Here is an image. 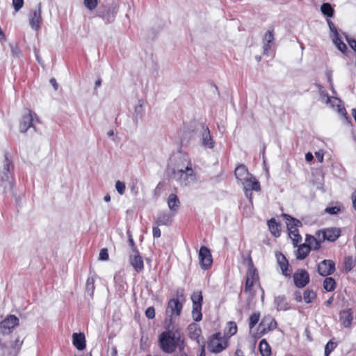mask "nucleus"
<instances>
[{
  "label": "nucleus",
  "mask_w": 356,
  "mask_h": 356,
  "mask_svg": "<svg viewBox=\"0 0 356 356\" xmlns=\"http://www.w3.org/2000/svg\"><path fill=\"white\" fill-rule=\"evenodd\" d=\"M19 318L13 314L8 315L0 323V330L3 334H8L19 325Z\"/></svg>",
  "instance_id": "10"
},
{
  "label": "nucleus",
  "mask_w": 356,
  "mask_h": 356,
  "mask_svg": "<svg viewBox=\"0 0 356 356\" xmlns=\"http://www.w3.org/2000/svg\"><path fill=\"white\" fill-rule=\"evenodd\" d=\"M161 349L167 353H171L177 348L180 350L184 346V339L179 330H169L162 332L159 336Z\"/></svg>",
  "instance_id": "1"
},
{
  "label": "nucleus",
  "mask_w": 356,
  "mask_h": 356,
  "mask_svg": "<svg viewBox=\"0 0 356 356\" xmlns=\"http://www.w3.org/2000/svg\"><path fill=\"white\" fill-rule=\"evenodd\" d=\"M86 293L92 297L93 296L94 290H95V277L94 276H90L87 279L86 281Z\"/></svg>",
  "instance_id": "35"
},
{
  "label": "nucleus",
  "mask_w": 356,
  "mask_h": 356,
  "mask_svg": "<svg viewBox=\"0 0 356 356\" xmlns=\"http://www.w3.org/2000/svg\"><path fill=\"white\" fill-rule=\"evenodd\" d=\"M241 184L243 186V190L245 192V196L249 199L250 202L252 201V191H259L261 190V186L259 182L257 179L251 175L250 177L244 180Z\"/></svg>",
  "instance_id": "9"
},
{
  "label": "nucleus",
  "mask_w": 356,
  "mask_h": 356,
  "mask_svg": "<svg viewBox=\"0 0 356 356\" xmlns=\"http://www.w3.org/2000/svg\"><path fill=\"white\" fill-rule=\"evenodd\" d=\"M332 40L339 51H341L343 53L346 51V50L347 49V47L346 44L341 41L339 35L333 36Z\"/></svg>",
  "instance_id": "38"
},
{
  "label": "nucleus",
  "mask_w": 356,
  "mask_h": 356,
  "mask_svg": "<svg viewBox=\"0 0 356 356\" xmlns=\"http://www.w3.org/2000/svg\"><path fill=\"white\" fill-rule=\"evenodd\" d=\"M352 199H353V204L354 209L356 211V191L353 193Z\"/></svg>",
  "instance_id": "62"
},
{
  "label": "nucleus",
  "mask_w": 356,
  "mask_h": 356,
  "mask_svg": "<svg viewBox=\"0 0 356 356\" xmlns=\"http://www.w3.org/2000/svg\"><path fill=\"white\" fill-rule=\"evenodd\" d=\"M316 297V293L312 291V290H306L305 292H304V296H303V298H304V300L307 302V303H310L313 301V300H314Z\"/></svg>",
  "instance_id": "39"
},
{
  "label": "nucleus",
  "mask_w": 356,
  "mask_h": 356,
  "mask_svg": "<svg viewBox=\"0 0 356 356\" xmlns=\"http://www.w3.org/2000/svg\"><path fill=\"white\" fill-rule=\"evenodd\" d=\"M237 332V325L235 322L229 321L227 323L225 334L228 337L234 335Z\"/></svg>",
  "instance_id": "32"
},
{
  "label": "nucleus",
  "mask_w": 356,
  "mask_h": 356,
  "mask_svg": "<svg viewBox=\"0 0 356 356\" xmlns=\"http://www.w3.org/2000/svg\"><path fill=\"white\" fill-rule=\"evenodd\" d=\"M29 19L31 27L35 31H38L42 22L40 3L38 5L37 8L31 10Z\"/></svg>",
  "instance_id": "12"
},
{
  "label": "nucleus",
  "mask_w": 356,
  "mask_h": 356,
  "mask_svg": "<svg viewBox=\"0 0 356 356\" xmlns=\"http://www.w3.org/2000/svg\"><path fill=\"white\" fill-rule=\"evenodd\" d=\"M339 210V208L337 207H327L325 209V211L330 214H337Z\"/></svg>",
  "instance_id": "54"
},
{
  "label": "nucleus",
  "mask_w": 356,
  "mask_h": 356,
  "mask_svg": "<svg viewBox=\"0 0 356 356\" xmlns=\"http://www.w3.org/2000/svg\"><path fill=\"white\" fill-rule=\"evenodd\" d=\"M191 300L193 302V307H202L203 298L200 291L194 292L191 296Z\"/></svg>",
  "instance_id": "36"
},
{
  "label": "nucleus",
  "mask_w": 356,
  "mask_h": 356,
  "mask_svg": "<svg viewBox=\"0 0 356 356\" xmlns=\"http://www.w3.org/2000/svg\"><path fill=\"white\" fill-rule=\"evenodd\" d=\"M201 310L202 307H193L192 316L195 321H200L202 320V314Z\"/></svg>",
  "instance_id": "40"
},
{
  "label": "nucleus",
  "mask_w": 356,
  "mask_h": 356,
  "mask_svg": "<svg viewBox=\"0 0 356 356\" xmlns=\"http://www.w3.org/2000/svg\"><path fill=\"white\" fill-rule=\"evenodd\" d=\"M335 270V264L332 260H323L318 266V272L322 276L332 274Z\"/></svg>",
  "instance_id": "17"
},
{
  "label": "nucleus",
  "mask_w": 356,
  "mask_h": 356,
  "mask_svg": "<svg viewBox=\"0 0 356 356\" xmlns=\"http://www.w3.org/2000/svg\"><path fill=\"white\" fill-rule=\"evenodd\" d=\"M227 346V339L221 335L220 333L213 334L208 342L209 351L218 353L225 350Z\"/></svg>",
  "instance_id": "6"
},
{
  "label": "nucleus",
  "mask_w": 356,
  "mask_h": 356,
  "mask_svg": "<svg viewBox=\"0 0 356 356\" xmlns=\"http://www.w3.org/2000/svg\"><path fill=\"white\" fill-rule=\"evenodd\" d=\"M187 332L190 339L195 340L199 346L205 344V340L202 336V330L197 324L191 323L188 326Z\"/></svg>",
  "instance_id": "11"
},
{
  "label": "nucleus",
  "mask_w": 356,
  "mask_h": 356,
  "mask_svg": "<svg viewBox=\"0 0 356 356\" xmlns=\"http://www.w3.org/2000/svg\"><path fill=\"white\" fill-rule=\"evenodd\" d=\"M321 11L328 17H332L334 13V9L329 3H323L321 6Z\"/></svg>",
  "instance_id": "33"
},
{
  "label": "nucleus",
  "mask_w": 356,
  "mask_h": 356,
  "mask_svg": "<svg viewBox=\"0 0 356 356\" xmlns=\"http://www.w3.org/2000/svg\"><path fill=\"white\" fill-rule=\"evenodd\" d=\"M346 40L348 43V44L350 45V47L355 51H356V40L353 38H349L348 37H346Z\"/></svg>",
  "instance_id": "55"
},
{
  "label": "nucleus",
  "mask_w": 356,
  "mask_h": 356,
  "mask_svg": "<svg viewBox=\"0 0 356 356\" xmlns=\"http://www.w3.org/2000/svg\"><path fill=\"white\" fill-rule=\"evenodd\" d=\"M327 24H328L330 31L333 33V36L339 35L337 32V30L334 24L330 19H327Z\"/></svg>",
  "instance_id": "53"
},
{
  "label": "nucleus",
  "mask_w": 356,
  "mask_h": 356,
  "mask_svg": "<svg viewBox=\"0 0 356 356\" xmlns=\"http://www.w3.org/2000/svg\"><path fill=\"white\" fill-rule=\"evenodd\" d=\"M260 315L259 313H254L250 316L249 327L252 329L254 325L259 322Z\"/></svg>",
  "instance_id": "44"
},
{
  "label": "nucleus",
  "mask_w": 356,
  "mask_h": 356,
  "mask_svg": "<svg viewBox=\"0 0 356 356\" xmlns=\"http://www.w3.org/2000/svg\"><path fill=\"white\" fill-rule=\"evenodd\" d=\"M341 234V230L336 227H330L317 232L318 237L322 236L323 240H327L331 242L335 241Z\"/></svg>",
  "instance_id": "14"
},
{
  "label": "nucleus",
  "mask_w": 356,
  "mask_h": 356,
  "mask_svg": "<svg viewBox=\"0 0 356 356\" xmlns=\"http://www.w3.org/2000/svg\"><path fill=\"white\" fill-rule=\"evenodd\" d=\"M40 122V119L37 115L32 112L30 109H26L25 113L22 117L19 123V131L21 133H25L29 128H33L35 129L34 123Z\"/></svg>",
  "instance_id": "7"
},
{
  "label": "nucleus",
  "mask_w": 356,
  "mask_h": 356,
  "mask_svg": "<svg viewBox=\"0 0 356 356\" xmlns=\"http://www.w3.org/2000/svg\"><path fill=\"white\" fill-rule=\"evenodd\" d=\"M143 100H139L138 105L135 108V112L138 115L142 113V111H143Z\"/></svg>",
  "instance_id": "56"
},
{
  "label": "nucleus",
  "mask_w": 356,
  "mask_h": 356,
  "mask_svg": "<svg viewBox=\"0 0 356 356\" xmlns=\"http://www.w3.org/2000/svg\"><path fill=\"white\" fill-rule=\"evenodd\" d=\"M335 281L332 277H326L323 282V288L327 291H332L335 289Z\"/></svg>",
  "instance_id": "37"
},
{
  "label": "nucleus",
  "mask_w": 356,
  "mask_h": 356,
  "mask_svg": "<svg viewBox=\"0 0 356 356\" xmlns=\"http://www.w3.org/2000/svg\"><path fill=\"white\" fill-rule=\"evenodd\" d=\"M235 356H243V351L240 349H237L235 352Z\"/></svg>",
  "instance_id": "64"
},
{
  "label": "nucleus",
  "mask_w": 356,
  "mask_h": 356,
  "mask_svg": "<svg viewBox=\"0 0 356 356\" xmlns=\"http://www.w3.org/2000/svg\"><path fill=\"white\" fill-rule=\"evenodd\" d=\"M276 258L281 268L283 275L285 276L289 275L290 273H288L289 263L284 255L282 254V253H277L276 254Z\"/></svg>",
  "instance_id": "26"
},
{
  "label": "nucleus",
  "mask_w": 356,
  "mask_h": 356,
  "mask_svg": "<svg viewBox=\"0 0 356 356\" xmlns=\"http://www.w3.org/2000/svg\"><path fill=\"white\" fill-rule=\"evenodd\" d=\"M274 302L277 310L286 311L290 308V305L284 296L275 297Z\"/></svg>",
  "instance_id": "25"
},
{
  "label": "nucleus",
  "mask_w": 356,
  "mask_h": 356,
  "mask_svg": "<svg viewBox=\"0 0 356 356\" xmlns=\"http://www.w3.org/2000/svg\"><path fill=\"white\" fill-rule=\"evenodd\" d=\"M13 166L7 157L3 161V169L1 175V186L3 187V193H13L14 181L11 175Z\"/></svg>",
  "instance_id": "4"
},
{
  "label": "nucleus",
  "mask_w": 356,
  "mask_h": 356,
  "mask_svg": "<svg viewBox=\"0 0 356 356\" xmlns=\"http://www.w3.org/2000/svg\"><path fill=\"white\" fill-rule=\"evenodd\" d=\"M72 343L79 350H83L86 348V337L83 333H74L72 334Z\"/></svg>",
  "instance_id": "20"
},
{
  "label": "nucleus",
  "mask_w": 356,
  "mask_h": 356,
  "mask_svg": "<svg viewBox=\"0 0 356 356\" xmlns=\"http://www.w3.org/2000/svg\"><path fill=\"white\" fill-rule=\"evenodd\" d=\"M283 217L286 220V225L288 230L297 229L298 227L302 226V222L289 214H283Z\"/></svg>",
  "instance_id": "27"
},
{
  "label": "nucleus",
  "mask_w": 356,
  "mask_h": 356,
  "mask_svg": "<svg viewBox=\"0 0 356 356\" xmlns=\"http://www.w3.org/2000/svg\"><path fill=\"white\" fill-rule=\"evenodd\" d=\"M337 343L330 340L325 347V356H329V355L336 348Z\"/></svg>",
  "instance_id": "42"
},
{
  "label": "nucleus",
  "mask_w": 356,
  "mask_h": 356,
  "mask_svg": "<svg viewBox=\"0 0 356 356\" xmlns=\"http://www.w3.org/2000/svg\"><path fill=\"white\" fill-rule=\"evenodd\" d=\"M318 92L320 95V97L321 98V101L323 103H325L327 102V98H330V97L328 95L326 90L325 88L321 85H317Z\"/></svg>",
  "instance_id": "43"
},
{
  "label": "nucleus",
  "mask_w": 356,
  "mask_h": 356,
  "mask_svg": "<svg viewBox=\"0 0 356 356\" xmlns=\"http://www.w3.org/2000/svg\"><path fill=\"white\" fill-rule=\"evenodd\" d=\"M145 316L149 319H152L155 316V310L153 307H149L145 311Z\"/></svg>",
  "instance_id": "47"
},
{
  "label": "nucleus",
  "mask_w": 356,
  "mask_h": 356,
  "mask_svg": "<svg viewBox=\"0 0 356 356\" xmlns=\"http://www.w3.org/2000/svg\"><path fill=\"white\" fill-rule=\"evenodd\" d=\"M259 281V275L257 273V270L253 267L252 261H250L248 270L246 275L245 285L244 292L249 296L253 297L254 296V291L253 290V286Z\"/></svg>",
  "instance_id": "8"
},
{
  "label": "nucleus",
  "mask_w": 356,
  "mask_h": 356,
  "mask_svg": "<svg viewBox=\"0 0 356 356\" xmlns=\"http://www.w3.org/2000/svg\"><path fill=\"white\" fill-rule=\"evenodd\" d=\"M355 266L354 261L352 257H346L344 259V268L346 271H350Z\"/></svg>",
  "instance_id": "41"
},
{
  "label": "nucleus",
  "mask_w": 356,
  "mask_h": 356,
  "mask_svg": "<svg viewBox=\"0 0 356 356\" xmlns=\"http://www.w3.org/2000/svg\"><path fill=\"white\" fill-rule=\"evenodd\" d=\"M198 141L204 149H212L215 147V141L211 135L210 130L207 126L201 124L197 128Z\"/></svg>",
  "instance_id": "5"
},
{
  "label": "nucleus",
  "mask_w": 356,
  "mask_h": 356,
  "mask_svg": "<svg viewBox=\"0 0 356 356\" xmlns=\"http://www.w3.org/2000/svg\"><path fill=\"white\" fill-rule=\"evenodd\" d=\"M289 236L293 241L294 246H297L298 243L301 241L302 237L297 229H291L289 231Z\"/></svg>",
  "instance_id": "34"
},
{
  "label": "nucleus",
  "mask_w": 356,
  "mask_h": 356,
  "mask_svg": "<svg viewBox=\"0 0 356 356\" xmlns=\"http://www.w3.org/2000/svg\"><path fill=\"white\" fill-rule=\"evenodd\" d=\"M117 13L118 9L116 6H105L99 10L98 15L110 24L114 22Z\"/></svg>",
  "instance_id": "13"
},
{
  "label": "nucleus",
  "mask_w": 356,
  "mask_h": 356,
  "mask_svg": "<svg viewBox=\"0 0 356 356\" xmlns=\"http://www.w3.org/2000/svg\"><path fill=\"white\" fill-rule=\"evenodd\" d=\"M24 0H13V5L17 12L22 8Z\"/></svg>",
  "instance_id": "51"
},
{
  "label": "nucleus",
  "mask_w": 356,
  "mask_h": 356,
  "mask_svg": "<svg viewBox=\"0 0 356 356\" xmlns=\"http://www.w3.org/2000/svg\"><path fill=\"white\" fill-rule=\"evenodd\" d=\"M305 159L308 162H311L314 159V156L312 153L308 152L305 155Z\"/></svg>",
  "instance_id": "60"
},
{
  "label": "nucleus",
  "mask_w": 356,
  "mask_h": 356,
  "mask_svg": "<svg viewBox=\"0 0 356 356\" xmlns=\"http://www.w3.org/2000/svg\"><path fill=\"white\" fill-rule=\"evenodd\" d=\"M325 104L337 111L339 115L344 116L346 115V109L341 104V100L339 99L336 97L327 98V102Z\"/></svg>",
  "instance_id": "19"
},
{
  "label": "nucleus",
  "mask_w": 356,
  "mask_h": 356,
  "mask_svg": "<svg viewBox=\"0 0 356 356\" xmlns=\"http://www.w3.org/2000/svg\"><path fill=\"white\" fill-rule=\"evenodd\" d=\"M200 265L202 268L207 269L212 264V257L210 250L205 246H202L199 251Z\"/></svg>",
  "instance_id": "15"
},
{
  "label": "nucleus",
  "mask_w": 356,
  "mask_h": 356,
  "mask_svg": "<svg viewBox=\"0 0 356 356\" xmlns=\"http://www.w3.org/2000/svg\"><path fill=\"white\" fill-rule=\"evenodd\" d=\"M50 83H51V85L53 86V87L54 88L55 90L58 89V85L56 83V81L55 79H54V78L51 79Z\"/></svg>",
  "instance_id": "61"
},
{
  "label": "nucleus",
  "mask_w": 356,
  "mask_h": 356,
  "mask_svg": "<svg viewBox=\"0 0 356 356\" xmlns=\"http://www.w3.org/2000/svg\"><path fill=\"white\" fill-rule=\"evenodd\" d=\"M271 44H272V43H268V42H264V54H268V50L271 47Z\"/></svg>",
  "instance_id": "59"
},
{
  "label": "nucleus",
  "mask_w": 356,
  "mask_h": 356,
  "mask_svg": "<svg viewBox=\"0 0 356 356\" xmlns=\"http://www.w3.org/2000/svg\"><path fill=\"white\" fill-rule=\"evenodd\" d=\"M83 3L88 9L92 10L97 6V0H83Z\"/></svg>",
  "instance_id": "46"
},
{
  "label": "nucleus",
  "mask_w": 356,
  "mask_h": 356,
  "mask_svg": "<svg viewBox=\"0 0 356 356\" xmlns=\"http://www.w3.org/2000/svg\"><path fill=\"white\" fill-rule=\"evenodd\" d=\"M161 232L159 226H156L153 227V236L154 238H159L161 236Z\"/></svg>",
  "instance_id": "57"
},
{
  "label": "nucleus",
  "mask_w": 356,
  "mask_h": 356,
  "mask_svg": "<svg viewBox=\"0 0 356 356\" xmlns=\"http://www.w3.org/2000/svg\"><path fill=\"white\" fill-rule=\"evenodd\" d=\"M316 157L318 160L319 162L322 163L323 161V153L321 151L316 152L315 153Z\"/></svg>",
  "instance_id": "58"
},
{
  "label": "nucleus",
  "mask_w": 356,
  "mask_h": 356,
  "mask_svg": "<svg viewBox=\"0 0 356 356\" xmlns=\"http://www.w3.org/2000/svg\"><path fill=\"white\" fill-rule=\"evenodd\" d=\"M129 263L137 273H140L144 269V263L143 257L140 256L139 251L132 252L129 255Z\"/></svg>",
  "instance_id": "18"
},
{
  "label": "nucleus",
  "mask_w": 356,
  "mask_h": 356,
  "mask_svg": "<svg viewBox=\"0 0 356 356\" xmlns=\"http://www.w3.org/2000/svg\"><path fill=\"white\" fill-rule=\"evenodd\" d=\"M99 259L102 261H106L108 259V253L107 249L103 248L100 250Z\"/></svg>",
  "instance_id": "48"
},
{
  "label": "nucleus",
  "mask_w": 356,
  "mask_h": 356,
  "mask_svg": "<svg viewBox=\"0 0 356 356\" xmlns=\"http://www.w3.org/2000/svg\"><path fill=\"white\" fill-rule=\"evenodd\" d=\"M128 238H129L128 241H129V245L131 246L132 252H138V250L135 245V243L134 241L132 236L129 232H128Z\"/></svg>",
  "instance_id": "49"
},
{
  "label": "nucleus",
  "mask_w": 356,
  "mask_h": 356,
  "mask_svg": "<svg viewBox=\"0 0 356 356\" xmlns=\"http://www.w3.org/2000/svg\"><path fill=\"white\" fill-rule=\"evenodd\" d=\"M172 176L180 185L184 186H189L197 181L196 175L190 162H188L185 167L174 170Z\"/></svg>",
  "instance_id": "3"
},
{
  "label": "nucleus",
  "mask_w": 356,
  "mask_h": 356,
  "mask_svg": "<svg viewBox=\"0 0 356 356\" xmlns=\"http://www.w3.org/2000/svg\"><path fill=\"white\" fill-rule=\"evenodd\" d=\"M236 178L242 183L244 180L250 177L251 174L248 172V168L244 165L237 166L234 172Z\"/></svg>",
  "instance_id": "23"
},
{
  "label": "nucleus",
  "mask_w": 356,
  "mask_h": 356,
  "mask_svg": "<svg viewBox=\"0 0 356 356\" xmlns=\"http://www.w3.org/2000/svg\"><path fill=\"white\" fill-rule=\"evenodd\" d=\"M115 187L116 191L120 195H122L124 194L125 190H126V186L124 182H122L120 180H118L115 182Z\"/></svg>",
  "instance_id": "45"
},
{
  "label": "nucleus",
  "mask_w": 356,
  "mask_h": 356,
  "mask_svg": "<svg viewBox=\"0 0 356 356\" xmlns=\"http://www.w3.org/2000/svg\"><path fill=\"white\" fill-rule=\"evenodd\" d=\"M201 348V351L199 356H205V344L203 346H200Z\"/></svg>",
  "instance_id": "63"
},
{
  "label": "nucleus",
  "mask_w": 356,
  "mask_h": 356,
  "mask_svg": "<svg viewBox=\"0 0 356 356\" xmlns=\"http://www.w3.org/2000/svg\"><path fill=\"white\" fill-rule=\"evenodd\" d=\"M353 321V313L350 309L343 310L340 312V322L345 327L350 326Z\"/></svg>",
  "instance_id": "24"
},
{
  "label": "nucleus",
  "mask_w": 356,
  "mask_h": 356,
  "mask_svg": "<svg viewBox=\"0 0 356 356\" xmlns=\"http://www.w3.org/2000/svg\"><path fill=\"white\" fill-rule=\"evenodd\" d=\"M274 40L273 31H268L264 35V42L272 43Z\"/></svg>",
  "instance_id": "50"
},
{
  "label": "nucleus",
  "mask_w": 356,
  "mask_h": 356,
  "mask_svg": "<svg viewBox=\"0 0 356 356\" xmlns=\"http://www.w3.org/2000/svg\"><path fill=\"white\" fill-rule=\"evenodd\" d=\"M293 281L297 287L303 288L309 281V273L304 269H299L293 274Z\"/></svg>",
  "instance_id": "16"
},
{
  "label": "nucleus",
  "mask_w": 356,
  "mask_h": 356,
  "mask_svg": "<svg viewBox=\"0 0 356 356\" xmlns=\"http://www.w3.org/2000/svg\"><path fill=\"white\" fill-rule=\"evenodd\" d=\"M173 214L168 212H161L156 219L155 224L157 226L170 225L172 221Z\"/></svg>",
  "instance_id": "22"
},
{
  "label": "nucleus",
  "mask_w": 356,
  "mask_h": 356,
  "mask_svg": "<svg viewBox=\"0 0 356 356\" xmlns=\"http://www.w3.org/2000/svg\"><path fill=\"white\" fill-rule=\"evenodd\" d=\"M310 250L311 247L306 243L299 245L296 251V258L300 260L304 259L309 254Z\"/></svg>",
  "instance_id": "28"
},
{
  "label": "nucleus",
  "mask_w": 356,
  "mask_h": 356,
  "mask_svg": "<svg viewBox=\"0 0 356 356\" xmlns=\"http://www.w3.org/2000/svg\"><path fill=\"white\" fill-rule=\"evenodd\" d=\"M167 204L169 209L172 213H177L181 206L179 199L175 193H171L169 195L167 199Z\"/></svg>",
  "instance_id": "21"
},
{
  "label": "nucleus",
  "mask_w": 356,
  "mask_h": 356,
  "mask_svg": "<svg viewBox=\"0 0 356 356\" xmlns=\"http://www.w3.org/2000/svg\"><path fill=\"white\" fill-rule=\"evenodd\" d=\"M259 348L262 356H270L271 348L266 339H262L260 341Z\"/></svg>",
  "instance_id": "31"
},
{
  "label": "nucleus",
  "mask_w": 356,
  "mask_h": 356,
  "mask_svg": "<svg viewBox=\"0 0 356 356\" xmlns=\"http://www.w3.org/2000/svg\"><path fill=\"white\" fill-rule=\"evenodd\" d=\"M11 51L13 56L19 57L21 55V51L17 46L10 44Z\"/></svg>",
  "instance_id": "52"
},
{
  "label": "nucleus",
  "mask_w": 356,
  "mask_h": 356,
  "mask_svg": "<svg viewBox=\"0 0 356 356\" xmlns=\"http://www.w3.org/2000/svg\"><path fill=\"white\" fill-rule=\"evenodd\" d=\"M268 228L271 234L275 236L278 237L280 235V225L279 223L276 222L274 218H271L268 222Z\"/></svg>",
  "instance_id": "29"
},
{
  "label": "nucleus",
  "mask_w": 356,
  "mask_h": 356,
  "mask_svg": "<svg viewBox=\"0 0 356 356\" xmlns=\"http://www.w3.org/2000/svg\"><path fill=\"white\" fill-rule=\"evenodd\" d=\"M305 241L307 245L311 247V250L313 249L316 250L321 248V242L313 236L307 235Z\"/></svg>",
  "instance_id": "30"
},
{
  "label": "nucleus",
  "mask_w": 356,
  "mask_h": 356,
  "mask_svg": "<svg viewBox=\"0 0 356 356\" xmlns=\"http://www.w3.org/2000/svg\"><path fill=\"white\" fill-rule=\"evenodd\" d=\"M184 300V291L183 289L177 290L176 298L170 299L165 309L167 325H172L174 321L179 317Z\"/></svg>",
  "instance_id": "2"
}]
</instances>
